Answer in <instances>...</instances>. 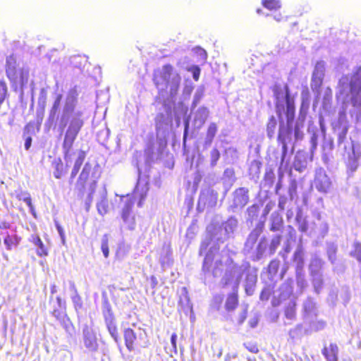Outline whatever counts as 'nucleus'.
<instances>
[{
	"mask_svg": "<svg viewBox=\"0 0 361 361\" xmlns=\"http://www.w3.org/2000/svg\"><path fill=\"white\" fill-rule=\"evenodd\" d=\"M78 97L75 87L68 92L63 100V94H57L45 123L49 127L57 126L60 135H64L62 150L67 166L71 163L73 143L85 123L84 112L77 108Z\"/></svg>",
	"mask_w": 361,
	"mask_h": 361,
	"instance_id": "1",
	"label": "nucleus"
},
{
	"mask_svg": "<svg viewBox=\"0 0 361 361\" xmlns=\"http://www.w3.org/2000/svg\"><path fill=\"white\" fill-rule=\"evenodd\" d=\"M264 230V222H258L247 236L242 253L252 262H259L267 256L273 255L281 244L282 235L275 234L271 240L261 236Z\"/></svg>",
	"mask_w": 361,
	"mask_h": 361,
	"instance_id": "2",
	"label": "nucleus"
},
{
	"mask_svg": "<svg viewBox=\"0 0 361 361\" xmlns=\"http://www.w3.org/2000/svg\"><path fill=\"white\" fill-rule=\"evenodd\" d=\"M225 264V272L220 282L221 286L223 288L231 287L232 290H238L242 277L245 274L243 286L245 293L247 295H252L257 282L258 269L252 267L250 263L246 260L238 264L230 257L226 259Z\"/></svg>",
	"mask_w": 361,
	"mask_h": 361,
	"instance_id": "3",
	"label": "nucleus"
},
{
	"mask_svg": "<svg viewBox=\"0 0 361 361\" xmlns=\"http://www.w3.org/2000/svg\"><path fill=\"white\" fill-rule=\"evenodd\" d=\"M336 97L343 104L350 102L353 106H361V66L355 68L350 75L339 80Z\"/></svg>",
	"mask_w": 361,
	"mask_h": 361,
	"instance_id": "4",
	"label": "nucleus"
},
{
	"mask_svg": "<svg viewBox=\"0 0 361 361\" xmlns=\"http://www.w3.org/2000/svg\"><path fill=\"white\" fill-rule=\"evenodd\" d=\"M101 172L97 164L92 165L87 162L77 180L75 188L78 191V196L83 197L85 192L87 196L85 200L86 209L88 210L93 201V194L95 191L97 180L100 177Z\"/></svg>",
	"mask_w": 361,
	"mask_h": 361,
	"instance_id": "5",
	"label": "nucleus"
},
{
	"mask_svg": "<svg viewBox=\"0 0 361 361\" xmlns=\"http://www.w3.org/2000/svg\"><path fill=\"white\" fill-rule=\"evenodd\" d=\"M180 80V74L170 64H166L154 72L153 81L157 88L160 92H166L169 89L171 100H173L178 93Z\"/></svg>",
	"mask_w": 361,
	"mask_h": 361,
	"instance_id": "6",
	"label": "nucleus"
},
{
	"mask_svg": "<svg viewBox=\"0 0 361 361\" xmlns=\"http://www.w3.org/2000/svg\"><path fill=\"white\" fill-rule=\"evenodd\" d=\"M209 243H210L207 240L203 241L200 249V255H203L204 252H206L202 265V271L204 274V279L205 283L213 282V279L220 276L222 273V260L218 254L219 247L213 245L207 252Z\"/></svg>",
	"mask_w": 361,
	"mask_h": 361,
	"instance_id": "7",
	"label": "nucleus"
},
{
	"mask_svg": "<svg viewBox=\"0 0 361 361\" xmlns=\"http://www.w3.org/2000/svg\"><path fill=\"white\" fill-rule=\"evenodd\" d=\"M286 119L282 116L279 117V133L277 140L282 145L281 156L280 161V168L286 166L289 161L288 156V144L292 143L293 137H295V126L293 127V121L295 119V114H292L290 111L285 114ZM294 138V142H298Z\"/></svg>",
	"mask_w": 361,
	"mask_h": 361,
	"instance_id": "8",
	"label": "nucleus"
},
{
	"mask_svg": "<svg viewBox=\"0 0 361 361\" xmlns=\"http://www.w3.org/2000/svg\"><path fill=\"white\" fill-rule=\"evenodd\" d=\"M334 133L337 136V144L339 147L343 145L345 152L348 153L350 164L351 167L357 168L356 160L359 157V154H356L355 146L352 142L348 149L345 145L347 133L349 129V122L347 118L346 112L344 109L340 110L338 112V119L332 123Z\"/></svg>",
	"mask_w": 361,
	"mask_h": 361,
	"instance_id": "9",
	"label": "nucleus"
},
{
	"mask_svg": "<svg viewBox=\"0 0 361 361\" xmlns=\"http://www.w3.org/2000/svg\"><path fill=\"white\" fill-rule=\"evenodd\" d=\"M239 226V221L235 216H230L221 221L219 225H210L207 231L209 233L211 242L223 243L231 238H233Z\"/></svg>",
	"mask_w": 361,
	"mask_h": 361,
	"instance_id": "10",
	"label": "nucleus"
},
{
	"mask_svg": "<svg viewBox=\"0 0 361 361\" xmlns=\"http://www.w3.org/2000/svg\"><path fill=\"white\" fill-rule=\"evenodd\" d=\"M172 121L171 106L164 103L163 111L159 112L155 118L157 140H160L161 147L167 145V137L171 130Z\"/></svg>",
	"mask_w": 361,
	"mask_h": 361,
	"instance_id": "11",
	"label": "nucleus"
},
{
	"mask_svg": "<svg viewBox=\"0 0 361 361\" xmlns=\"http://www.w3.org/2000/svg\"><path fill=\"white\" fill-rule=\"evenodd\" d=\"M274 94L276 103V112L278 117H281L283 113L288 114L289 111L295 114L294 100L291 98L289 89L287 85L283 88L276 86L274 89Z\"/></svg>",
	"mask_w": 361,
	"mask_h": 361,
	"instance_id": "12",
	"label": "nucleus"
},
{
	"mask_svg": "<svg viewBox=\"0 0 361 361\" xmlns=\"http://www.w3.org/2000/svg\"><path fill=\"white\" fill-rule=\"evenodd\" d=\"M311 101L310 94L308 90H304L301 92V105L299 114L295 123V138L296 140H302L304 137L303 129Z\"/></svg>",
	"mask_w": 361,
	"mask_h": 361,
	"instance_id": "13",
	"label": "nucleus"
},
{
	"mask_svg": "<svg viewBox=\"0 0 361 361\" xmlns=\"http://www.w3.org/2000/svg\"><path fill=\"white\" fill-rule=\"evenodd\" d=\"M102 313L107 330L114 341L118 344V333L116 322V318L113 312L111 305L106 296L103 295L102 302Z\"/></svg>",
	"mask_w": 361,
	"mask_h": 361,
	"instance_id": "14",
	"label": "nucleus"
},
{
	"mask_svg": "<svg viewBox=\"0 0 361 361\" xmlns=\"http://www.w3.org/2000/svg\"><path fill=\"white\" fill-rule=\"evenodd\" d=\"M56 299L57 305L54 306L51 314L59 321L66 332L72 336L74 334V326L66 312V301L60 296H57Z\"/></svg>",
	"mask_w": 361,
	"mask_h": 361,
	"instance_id": "15",
	"label": "nucleus"
},
{
	"mask_svg": "<svg viewBox=\"0 0 361 361\" xmlns=\"http://www.w3.org/2000/svg\"><path fill=\"white\" fill-rule=\"evenodd\" d=\"M293 298H295L293 295V281L290 279L282 283L279 289L274 292L271 304L274 307H278L283 302L287 300L290 301Z\"/></svg>",
	"mask_w": 361,
	"mask_h": 361,
	"instance_id": "16",
	"label": "nucleus"
},
{
	"mask_svg": "<svg viewBox=\"0 0 361 361\" xmlns=\"http://www.w3.org/2000/svg\"><path fill=\"white\" fill-rule=\"evenodd\" d=\"M231 197L229 208L233 212L242 209L250 200L249 189L245 187H240L232 192Z\"/></svg>",
	"mask_w": 361,
	"mask_h": 361,
	"instance_id": "17",
	"label": "nucleus"
},
{
	"mask_svg": "<svg viewBox=\"0 0 361 361\" xmlns=\"http://www.w3.org/2000/svg\"><path fill=\"white\" fill-rule=\"evenodd\" d=\"M218 192L212 188L202 190L200 194L197 209L202 212L205 207H214L216 205Z\"/></svg>",
	"mask_w": 361,
	"mask_h": 361,
	"instance_id": "18",
	"label": "nucleus"
},
{
	"mask_svg": "<svg viewBox=\"0 0 361 361\" xmlns=\"http://www.w3.org/2000/svg\"><path fill=\"white\" fill-rule=\"evenodd\" d=\"M324 72V62L322 61L317 62L312 73L310 86L312 91L317 94H319V89L323 82Z\"/></svg>",
	"mask_w": 361,
	"mask_h": 361,
	"instance_id": "19",
	"label": "nucleus"
},
{
	"mask_svg": "<svg viewBox=\"0 0 361 361\" xmlns=\"http://www.w3.org/2000/svg\"><path fill=\"white\" fill-rule=\"evenodd\" d=\"M82 338L85 347L90 352H97L99 348L94 330L85 325L82 329Z\"/></svg>",
	"mask_w": 361,
	"mask_h": 361,
	"instance_id": "20",
	"label": "nucleus"
},
{
	"mask_svg": "<svg viewBox=\"0 0 361 361\" xmlns=\"http://www.w3.org/2000/svg\"><path fill=\"white\" fill-rule=\"evenodd\" d=\"M314 185L320 192L326 193L329 190L331 182L323 169L316 170Z\"/></svg>",
	"mask_w": 361,
	"mask_h": 361,
	"instance_id": "21",
	"label": "nucleus"
},
{
	"mask_svg": "<svg viewBox=\"0 0 361 361\" xmlns=\"http://www.w3.org/2000/svg\"><path fill=\"white\" fill-rule=\"evenodd\" d=\"M158 147L155 145L148 146L145 151V164L147 166H150L159 159H161L164 149L166 145H160V140H157Z\"/></svg>",
	"mask_w": 361,
	"mask_h": 361,
	"instance_id": "22",
	"label": "nucleus"
},
{
	"mask_svg": "<svg viewBox=\"0 0 361 361\" xmlns=\"http://www.w3.org/2000/svg\"><path fill=\"white\" fill-rule=\"evenodd\" d=\"M280 264L281 262L279 259H273L269 262L266 272L269 281L276 283L278 280H280L283 277L286 269L283 268L281 273L279 274Z\"/></svg>",
	"mask_w": 361,
	"mask_h": 361,
	"instance_id": "23",
	"label": "nucleus"
},
{
	"mask_svg": "<svg viewBox=\"0 0 361 361\" xmlns=\"http://www.w3.org/2000/svg\"><path fill=\"white\" fill-rule=\"evenodd\" d=\"M295 221L298 230L300 232L310 235L314 231L313 224H310L307 221V217L304 215L302 210L299 207H297Z\"/></svg>",
	"mask_w": 361,
	"mask_h": 361,
	"instance_id": "24",
	"label": "nucleus"
},
{
	"mask_svg": "<svg viewBox=\"0 0 361 361\" xmlns=\"http://www.w3.org/2000/svg\"><path fill=\"white\" fill-rule=\"evenodd\" d=\"M238 305V290H232V293H229L227 295L226 302H225V310L227 313L224 315V319L226 322H233V319L231 314V312H233Z\"/></svg>",
	"mask_w": 361,
	"mask_h": 361,
	"instance_id": "25",
	"label": "nucleus"
},
{
	"mask_svg": "<svg viewBox=\"0 0 361 361\" xmlns=\"http://www.w3.org/2000/svg\"><path fill=\"white\" fill-rule=\"evenodd\" d=\"M309 161V154L305 151H298L295 155L293 168L300 173L307 169Z\"/></svg>",
	"mask_w": 361,
	"mask_h": 361,
	"instance_id": "26",
	"label": "nucleus"
},
{
	"mask_svg": "<svg viewBox=\"0 0 361 361\" xmlns=\"http://www.w3.org/2000/svg\"><path fill=\"white\" fill-rule=\"evenodd\" d=\"M193 114V124L197 129L201 128L205 123L209 115V110L205 106H200L195 111H191Z\"/></svg>",
	"mask_w": 361,
	"mask_h": 361,
	"instance_id": "27",
	"label": "nucleus"
},
{
	"mask_svg": "<svg viewBox=\"0 0 361 361\" xmlns=\"http://www.w3.org/2000/svg\"><path fill=\"white\" fill-rule=\"evenodd\" d=\"M133 206V203L131 201H126L122 208L121 213V217L123 222L127 224L128 228L131 231L134 230L135 226L134 216L130 215Z\"/></svg>",
	"mask_w": 361,
	"mask_h": 361,
	"instance_id": "28",
	"label": "nucleus"
},
{
	"mask_svg": "<svg viewBox=\"0 0 361 361\" xmlns=\"http://www.w3.org/2000/svg\"><path fill=\"white\" fill-rule=\"evenodd\" d=\"M222 183L224 185V195L223 197L224 198L228 192V191L231 189L232 185L234 184V183L236 180V178L235 176V171L233 168L228 167L226 168L223 173L222 178H221Z\"/></svg>",
	"mask_w": 361,
	"mask_h": 361,
	"instance_id": "29",
	"label": "nucleus"
},
{
	"mask_svg": "<svg viewBox=\"0 0 361 361\" xmlns=\"http://www.w3.org/2000/svg\"><path fill=\"white\" fill-rule=\"evenodd\" d=\"M6 73L7 77L12 82H16L18 78V70L17 68L16 59L13 55L6 58Z\"/></svg>",
	"mask_w": 361,
	"mask_h": 361,
	"instance_id": "30",
	"label": "nucleus"
},
{
	"mask_svg": "<svg viewBox=\"0 0 361 361\" xmlns=\"http://www.w3.org/2000/svg\"><path fill=\"white\" fill-rule=\"evenodd\" d=\"M305 249L301 243H299L294 252L293 260L296 270H304Z\"/></svg>",
	"mask_w": 361,
	"mask_h": 361,
	"instance_id": "31",
	"label": "nucleus"
},
{
	"mask_svg": "<svg viewBox=\"0 0 361 361\" xmlns=\"http://www.w3.org/2000/svg\"><path fill=\"white\" fill-rule=\"evenodd\" d=\"M325 262L317 254L312 255L309 264L310 274H322Z\"/></svg>",
	"mask_w": 361,
	"mask_h": 361,
	"instance_id": "32",
	"label": "nucleus"
},
{
	"mask_svg": "<svg viewBox=\"0 0 361 361\" xmlns=\"http://www.w3.org/2000/svg\"><path fill=\"white\" fill-rule=\"evenodd\" d=\"M283 228V220L282 216L277 212H273L269 219V230L273 232H279L281 235Z\"/></svg>",
	"mask_w": 361,
	"mask_h": 361,
	"instance_id": "33",
	"label": "nucleus"
},
{
	"mask_svg": "<svg viewBox=\"0 0 361 361\" xmlns=\"http://www.w3.org/2000/svg\"><path fill=\"white\" fill-rule=\"evenodd\" d=\"M107 192L105 188L99 192V201L97 203V208L98 213L101 215H104L108 212V201L106 199Z\"/></svg>",
	"mask_w": 361,
	"mask_h": 361,
	"instance_id": "34",
	"label": "nucleus"
},
{
	"mask_svg": "<svg viewBox=\"0 0 361 361\" xmlns=\"http://www.w3.org/2000/svg\"><path fill=\"white\" fill-rule=\"evenodd\" d=\"M311 277L312 285L314 288V292L319 294L324 288V275L322 274H310Z\"/></svg>",
	"mask_w": 361,
	"mask_h": 361,
	"instance_id": "35",
	"label": "nucleus"
},
{
	"mask_svg": "<svg viewBox=\"0 0 361 361\" xmlns=\"http://www.w3.org/2000/svg\"><path fill=\"white\" fill-rule=\"evenodd\" d=\"M338 348L336 344L331 343L329 347H324L322 353L327 361L338 360Z\"/></svg>",
	"mask_w": 361,
	"mask_h": 361,
	"instance_id": "36",
	"label": "nucleus"
},
{
	"mask_svg": "<svg viewBox=\"0 0 361 361\" xmlns=\"http://www.w3.org/2000/svg\"><path fill=\"white\" fill-rule=\"evenodd\" d=\"M275 284L276 283L271 281L265 283L259 295L261 301H267L271 295L274 296Z\"/></svg>",
	"mask_w": 361,
	"mask_h": 361,
	"instance_id": "37",
	"label": "nucleus"
},
{
	"mask_svg": "<svg viewBox=\"0 0 361 361\" xmlns=\"http://www.w3.org/2000/svg\"><path fill=\"white\" fill-rule=\"evenodd\" d=\"M123 336L126 348L129 351H133L134 350V342L137 338L135 333L133 329L128 328L125 329Z\"/></svg>",
	"mask_w": 361,
	"mask_h": 361,
	"instance_id": "38",
	"label": "nucleus"
},
{
	"mask_svg": "<svg viewBox=\"0 0 361 361\" xmlns=\"http://www.w3.org/2000/svg\"><path fill=\"white\" fill-rule=\"evenodd\" d=\"M248 305L243 304L241 305L238 311V314L235 319H233V324L237 326H240L245 322L247 316Z\"/></svg>",
	"mask_w": 361,
	"mask_h": 361,
	"instance_id": "39",
	"label": "nucleus"
},
{
	"mask_svg": "<svg viewBox=\"0 0 361 361\" xmlns=\"http://www.w3.org/2000/svg\"><path fill=\"white\" fill-rule=\"evenodd\" d=\"M295 278L297 287L299 289L300 293H302L308 286L307 281L305 279V271L296 270Z\"/></svg>",
	"mask_w": 361,
	"mask_h": 361,
	"instance_id": "40",
	"label": "nucleus"
},
{
	"mask_svg": "<svg viewBox=\"0 0 361 361\" xmlns=\"http://www.w3.org/2000/svg\"><path fill=\"white\" fill-rule=\"evenodd\" d=\"M338 251V246L335 243L327 242L326 247V255L329 261L331 264H334L336 261V253Z\"/></svg>",
	"mask_w": 361,
	"mask_h": 361,
	"instance_id": "41",
	"label": "nucleus"
},
{
	"mask_svg": "<svg viewBox=\"0 0 361 361\" xmlns=\"http://www.w3.org/2000/svg\"><path fill=\"white\" fill-rule=\"evenodd\" d=\"M30 241L37 247V255L38 256L42 257L48 255V252L45 248L44 243L38 235H32L31 236Z\"/></svg>",
	"mask_w": 361,
	"mask_h": 361,
	"instance_id": "42",
	"label": "nucleus"
},
{
	"mask_svg": "<svg viewBox=\"0 0 361 361\" xmlns=\"http://www.w3.org/2000/svg\"><path fill=\"white\" fill-rule=\"evenodd\" d=\"M52 166L54 169L53 175L56 178L59 179L65 174L63 164L60 158H56L53 160Z\"/></svg>",
	"mask_w": 361,
	"mask_h": 361,
	"instance_id": "43",
	"label": "nucleus"
},
{
	"mask_svg": "<svg viewBox=\"0 0 361 361\" xmlns=\"http://www.w3.org/2000/svg\"><path fill=\"white\" fill-rule=\"evenodd\" d=\"M184 293L180 296V299L178 301V307L180 310L187 313L189 310L192 309V306L190 302V298L188 295V293L185 290V288H183Z\"/></svg>",
	"mask_w": 361,
	"mask_h": 361,
	"instance_id": "44",
	"label": "nucleus"
},
{
	"mask_svg": "<svg viewBox=\"0 0 361 361\" xmlns=\"http://www.w3.org/2000/svg\"><path fill=\"white\" fill-rule=\"evenodd\" d=\"M178 65L182 67L183 68L187 70L188 72H190L192 75V78L195 81H197L200 75V68L197 65H190L188 63H181L179 61Z\"/></svg>",
	"mask_w": 361,
	"mask_h": 361,
	"instance_id": "45",
	"label": "nucleus"
},
{
	"mask_svg": "<svg viewBox=\"0 0 361 361\" xmlns=\"http://www.w3.org/2000/svg\"><path fill=\"white\" fill-rule=\"evenodd\" d=\"M276 126L277 120L276 117L271 116L267 123V135L270 140L275 137Z\"/></svg>",
	"mask_w": 361,
	"mask_h": 361,
	"instance_id": "46",
	"label": "nucleus"
},
{
	"mask_svg": "<svg viewBox=\"0 0 361 361\" xmlns=\"http://www.w3.org/2000/svg\"><path fill=\"white\" fill-rule=\"evenodd\" d=\"M295 298H293L288 301L285 308V316L286 319L293 320L295 318Z\"/></svg>",
	"mask_w": 361,
	"mask_h": 361,
	"instance_id": "47",
	"label": "nucleus"
},
{
	"mask_svg": "<svg viewBox=\"0 0 361 361\" xmlns=\"http://www.w3.org/2000/svg\"><path fill=\"white\" fill-rule=\"evenodd\" d=\"M159 262L161 266H170L172 263V252L169 248H164L161 252Z\"/></svg>",
	"mask_w": 361,
	"mask_h": 361,
	"instance_id": "48",
	"label": "nucleus"
},
{
	"mask_svg": "<svg viewBox=\"0 0 361 361\" xmlns=\"http://www.w3.org/2000/svg\"><path fill=\"white\" fill-rule=\"evenodd\" d=\"M209 166L212 169L214 168L221 158L220 151L216 147H213L209 154Z\"/></svg>",
	"mask_w": 361,
	"mask_h": 361,
	"instance_id": "49",
	"label": "nucleus"
},
{
	"mask_svg": "<svg viewBox=\"0 0 361 361\" xmlns=\"http://www.w3.org/2000/svg\"><path fill=\"white\" fill-rule=\"evenodd\" d=\"M262 167V163L258 160H253L249 168V173L250 176H252V178H258L259 175L260 173V170Z\"/></svg>",
	"mask_w": 361,
	"mask_h": 361,
	"instance_id": "50",
	"label": "nucleus"
},
{
	"mask_svg": "<svg viewBox=\"0 0 361 361\" xmlns=\"http://www.w3.org/2000/svg\"><path fill=\"white\" fill-rule=\"evenodd\" d=\"M130 246L124 243H121L118 245L116 257L118 260H123L130 251Z\"/></svg>",
	"mask_w": 361,
	"mask_h": 361,
	"instance_id": "51",
	"label": "nucleus"
},
{
	"mask_svg": "<svg viewBox=\"0 0 361 361\" xmlns=\"http://www.w3.org/2000/svg\"><path fill=\"white\" fill-rule=\"evenodd\" d=\"M20 238L17 235H10L8 234L4 238V242L7 250H11L13 247H16L20 243Z\"/></svg>",
	"mask_w": 361,
	"mask_h": 361,
	"instance_id": "52",
	"label": "nucleus"
},
{
	"mask_svg": "<svg viewBox=\"0 0 361 361\" xmlns=\"http://www.w3.org/2000/svg\"><path fill=\"white\" fill-rule=\"evenodd\" d=\"M259 205L253 204L247 209V221H252L256 219L259 215Z\"/></svg>",
	"mask_w": 361,
	"mask_h": 361,
	"instance_id": "53",
	"label": "nucleus"
},
{
	"mask_svg": "<svg viewBox=\"0 0 361 361\" xmlns=\"http://www.w3.org/2000/svg\"><path fill=\"white\" fill-rule=\"evenodd\" d=\"M29 79V71L25 68H23L19 72V82L21 89V95L23 93V89L27 85Z\"/></svg>",
	"mask_w": 361,
	"mask_h": 361,
	"instance_id": "54",
	"label": "nucleus"
},
{
	"mask_svg": "<svg viewBox=\"0 0 361 361\" xmlns=\"http://www.w3.org/2000/svg\"><path fill=\"white\" fill-rule=\"evenodd\" d=\"M47 99V91L45 88H42L39 92L37 108L45 109Z\"/></svg>",
	"mask_w": 361,
	"mask_h": 361,
	"instance_id": "55",
	"label": "nucleus"
},
{
	"mask_svg": "<svg viewBox=\"0 0 361 361\" xmlns=\"http://www.w3.org/2000/svg\"><path fill=\"white\" fill-rule=\"evenodd\" d=\"M204 96V90L202 88L199 87L195 92L192 103L191 105V111H193L197 105L200 102Z\"/></svg>",
	"mask_w": 361,
	"mask_h": 361,
	"instance_id": "56",
	"label": "nucleus"
},
{
	"mask_svg": "<svg viewBox=\"0 0 361 361\" xmlns=\"http://www.w3.org/2000/svg\"><path fill=\"white\" fill-rule=\"evenodd\" d=\"M315 308V302L314 300L308 298L303 302V310L306 314H312Z\"/></svg>",
	"mask_w": 361,
	"mask_h": 361,
	"instance_id": "57",
	"label": "nucleus"
},
{
	"mask_svg": "<svg viewBox=\"0 0 361 361\" xmlns=\"http://www.w3.org/2000/svg\"><path fill=\"white\" fill-rule=\"evenodd\" d=\"M334 147V140L331 137L324 135L323 137L322 149L326 152H330L333 150Z\"/></svg>",
	"mask_w": 361,
	"mask_h": 361,
	"instance_id": "58",
	"label": "nucleus"
},
{
	"mask_svg": "<svg viewBox=\"0 0 361 361\" xmlns=\"http://www.w3.org/2000/svg\"><path fill=\"white\" fill-rule=\"evenodd\" d=\"M224 300V295H216L214 296L212 303L211 308L216 311H219L221 308V305Z\"/></svg>",
	"mask_w": 361,
	"mask_h": 361,
	"instance_id": "59",
	"label": "nucleus"
},
{
	"mask_svg": "<svg viewBox=\"0 0 361 361\" xmlns=\"http://www.w3.org/2000/svg\"><path fill=\"white\" fill-rule=\"evenodd\" d=\"M297 181L295 180H291L289 183L288 190L290 200H293L295 197H297Z\"/></svg>",
	"mask_w": 361,
	"mask_h": 361,
	"instance_id": "60",
	"label": "nucleus"
},
{
	"mask_svg": "<svg viewBox=\"0 0 361 361\" xmlns=\"http://www.w3.org/2000/svg\"><path fill=\"white\" fill-rule=\"evenodd\" d=\"M318 139H319V133L317 130L313 131L311 137H310V153L312 155L314 152V151L317 149V144H318Z\"/></svg>",
	"mask_w": 361,
	"mask_h": 361,
	"instance_id": "61",
	"label": "nucleus"
},
{
	"mask_svg": "<svg viewBox=\"0 0 361 361\" xmlns=\"http://www.w3.org/2000/svg\"><path fill=\"white\" fill-rule=\"evenodd\" d=\"M71 298L72 300V302L73 304L74 308L75 311H78L79 310L82 309L83 302L82 300V298L78 294H71Z\"/></svg>",
	"mask_w": 361,
	"mask_h": 361,
	"instance_id": "62",
	"label": "nucleus"
},
{
	"mask_svg": "<svg viewBox=\"0 0 361 361\" xmlns=\"http://www.w3.org/2000/svg\"><path fill=\"white\" fill-rule=\"evenodd\" d=\"M109 236L107 234H104L101 240V249L104 256L107 258L109 257Z\"/></svg>",
	"mask_w": 361,
	"mask_h": 361,
	"instance_id": "63",
	"label": "nucleus"
},
{
	"mask_svg": "<svg viewBox=\"0 0 361 361\" xmlns=\"http://www.w3.org/2000/svg\"><path fill=\"white\" fill-rule=\"evenodd\" d=\"M350 255L355 257L357 261L361 262V243L355 242L354 243V250L350 252Z\"/></svg>",
	"mask_w": 361,
	"mask_h": 361,
	"instance_id": "64",
	"label": "nucleus"
}]
</instances>
